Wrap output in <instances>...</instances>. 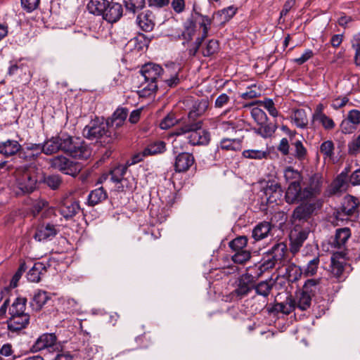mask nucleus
<instances>
[{
  "instance_id": "864d4df0",
  "label": "nucleus",
  "mask_w": 360,
  "mask_h": 360,
  "mask_svg": "<svg viewBox=\"0 0 360 360\" xmlns=\"http://www.w3.org/2000/svg\"><path fill=\"white\" fill-rule=\"evenodd\" d=\"M238 251L232 256V260L236 264H243L250 258V252L245 249H236Z\"/></svg>"
},
{
  "instance_id": "37998d69",
  "label": "nucleus",
  "mask_w": 360,
  "mask_h": 360,
  "mask_svg": "<svg viewBox=\"0 0 360 360\" xmlns=\"http://www.w3.org/2000/svg\"><path fill=\"white\" fill-rule=\"evenodd\" d=\"M220 148L226 150H240L242 148L241 141L238 139H224L220 142Z\"/></svg>"
},
{
  "instance_id": "0eeeda50",
  "label": "nucleus",
  "mask_w": 360,
  "mask_h": 360,
  "mask_svg": "<svg viewBox=\"0 0 360 360\" xmlns=\"http://www.w3.org/2000/svg\"><path fill=\"white\" fill-rule=\"evenodd\" d=\"M16 186L23 193L32 192L36 186L37 179L26 167H19L15 172Z\"/></svg>"
},
{
  "instance_id": "774afa93",
  "label": "nucleus",
  "mask_w": 360,
  "mask_h": 360,
  "mask_svg": "<svg viewBox=\"0 0 360 360\" xmlns=\"http://www.w3.org/2000/svg\"><path fill=\"white\" fill-rule=\"evenodd\" d=\"M347 118L357 127L360 124V111L355 109L349 110Z\"/></svg>"
},
{
  "instance_id": "a19ab883",
  "label": "nucleus",
  "mask_w": 360,
  "mask_h": 360,
  "mask_svg": "<svg viewBox=\"0 0 360 360\" xmlns=\"http://www.w3.org/2000/svg\"><path fill=\"white\" fill-rule=\"evenodd\" d=\"M308 237V232L305 231L297 232L296 230L292 231L290 235L292 248H299Z\"/></svg>"
},
{
  "instance_id": "3c124183",
  "label": "nucleus",
  "mask_w": 360,
  "mask_h": 360,
  "mask_svg": "<svg viewBox=\"0 0 360 360\" xmlns=\"http://www.w3.org/2000/svg\"><path fill=\"white\" fill-rule=\"evenodd\" d=\"M201 127H202L201 121L186 124L184 126L176 129L174 131L173 134L176 135V136H180V135L184 134L186 133H190L191 130H192L193 129L200 128Z\"/></svg>"
},
{
  "instance_id": "4be33fe9",
  "label": "nucleus",
  "mask_w": 360,
  "mask_h": 360,
  "mask_svg": "<svg viewBox=\"0 0 360 360\" xmlns=\"http://www.w3.org/2000/svg\"><path fill=\"white\" fill-rule=\"evenodd\" d=\"M22 146L16 140L8 139L0 143V154L10 157L20 153Z\"/></svg>"
},
{
  "instance_id": "b1692460",
  "label": "nucleus",
  "mask_w": 360,
  "mask_h": 360,
  "mask_svg": "<svg viewBox=\"0 0 360 360\" xmlns=\"http://www.w3.org/2000/svg\"><path fill=\"white\" fill-rule=\"evenodd\" d=\"M322 186V177L319 174H314L309 179V186L304 189L307 194V198H310L319 194Z\"/></svg>"
},
{
  "instance_id": "603ef678",
  "label": "nucleus",
  "mask_w": 360,
  "mask_h": 360,
  "mask_svg": "<svg viewBox=\"0 0 360 360\" xmlns=\"http://www.w3.org/2000/svg\"><path fill=\"white\" fill-rule=\"evenodd\" d=\"M284 178L289 184L290 182H300L301 174L297 170L288 167L284 171Z\"/></svg>"
},
{
  "instance_id": "e433bc0d",
  "label": "nucleus",
  "mask_w": 360,
  "mask_h": 360,
  "mask_svg": "<svg viewBox=\"0 0 360 360\" xmlns=\"http://www.w3.org/2000/svg\"><path fill=\"white\" fill-rule=\"evenodd\" d=\"M236 8H235L233 6H229L215 13L214 14L213 18H220L219 22L223 25L228 22L236 14Z\"/></svg>"
},
{
  "instance_id": "393cba45",
  "label": "nucleus",
  "mask_w": 360,
  "mask_h": 360,
  "mask_svg": "<svg viewBox=\"0 0 360 360\" xmlns=\"http://www.w3.org/2000/svg\"><path fill=\"white\" fill-rule=\"evenodd\" d=\"M274 284L275 281L270 278L257 283H255L254 290L257 295L266 298L270 295Z\"/></svg>"
},
{
  "instance_id": "e2e57ef3",
  "label": "nucleus",
  "mask_w": 360,
  "mask_h": 360,
  "mask_svg": "<svg viewBox=\"0 0 360 360\" xmlns=\"http://www.w3.org/2000/svg\"><path fill=\"white\" fill-rule=\"evenodd\" d=\"M45 183L49 187L55 190L60 187L62 179L59 175H51L46 178Z\"/></svg>"
},
{
  "instance_id": "dca6fc26",
  "label": "nucleus",
  "mask_w": 360,
  "mask_h": 360,
  "mask_svg": "<svg viewBox=\"0 0 360 360\" xmlns=\"http://www.w3.org/2000/svg\"><path fill=\"white\" fill-rule=\"evenodd\" d=\"M348 172L347 169L342 171L333 181L328 188V192L330 195L340 194L347 190Z\"/></svg>"
},
{
  "instance_id": "1a4fd4ad",
  "label": "nucleus",
  "mask_w": 360,
  "mask_h": 360,
  "mask_svg": "<svg viewBox=\"0 0 360 360\" xmlns=\"http://www.w3.org/2000/svg\"><path fill=\"white\" fill-rule=\"evenodd\" d=\"M79 210V202L71 198H63L59 204V212L65 219L72 218Z\"/></svg>"
},
{
  "instance_id": "5701e85b",
  "label": "nucleus",
  "mask_w": 360,
  "mask_h": 360,
  "mask_svg": "<svg viewBox=\"0 0 360 360\" xmlns=\"http://www.w3.org/2000/svg\"><path fill=\"white\" fill-rule=\"evenodd\" d=\"M314 210V204L304 203L297 207L292 213L294 221L307 220Z\"/></svg>"
},
{
  "instance_id": "ddd939ff",
  "label": "nucleus",
  "mask_w": 360,
  "mask_h": 360,
  "mask_svg": "<svg viewBox=\"0 0 360 360\" xmlns=\"http://www.w3.org/2000/svg\"><path fill=\"white\" fill-rule=\"evenodd\" d=\"M7 320L8 329L11 332L20 331L26 328L30 323V315L28 314H10Z\"/></svg>"
},
{
  "instance_id": "052dcab7",
  "label": "nucleus",
  "mask_w": 360,
  "mask_h": 360,
  "mask_svg": "<svg viewBox=\"0 0 360 360\" xmlns=\"http://www.w3.org/2000/svg\"><path fill=\"white\" fill-rule=\"evenodd\" d=\"M319 264V257H316L309 261L304 270V275L307 276H311L316 274L318 266Z\"/></svg>"
},
{
  "instance_id": "f257e3e1",
  "label": "nucleus",
  "mask_w": 360,
  "mask_h": 360,
  "mask_svg": "<svg viewBox=\"0 0 360 360\" xmlns=\"http://www.w3.org/2000/svg\"><path fill=\"white\" fill-rule=\"evenodd\" d=\"M285 249H271L267 253V259H264L260 266L259 273L252 275L245 272L238 276L236 281V288L228 295L229 301H238L245 297L254 290L255 283L260 277L263 271L275 266L278 261L285 255Z\"/></svg>"
},
{
  "instance_id": "bb28decb",
  "label": "nucleus",
  "mask_w": 360,
  "mask_h": 360,
  "mask_svg": "<svg viewBox=\"0 0 360 360\" xmlns=\"http://www.w3.org/2000/svg\"><path fill=\"white\" fill-rule=\"evenodd\" d=\"M44 210V211L42 212L41 215L43 218L50 217L55 212L54 209L53 207H49V204L47 201L44 200H39L38 201H36L33 205L32 212L34 216H36L41 212H42Z\"/></svg>"
},
{
  "instance_id": "8fccbe9b",
  "label": "nucleus",
  "mask_w": 360,
  "mask_h": 360,
  "mask_svg": "<svg viewBox=\"0 0 360 360\" xmlns=\"http://www.w3.org/2000/svg\"><path fill=\"white\" fill-rule=\"evenodd\" d=\"M142 89L139 91L141 96H149L155 93L158 89L157 82L153 81L146 82L142 84Z\"/></svg>"
},
{
  "instance_id": "6e6d98bb",
  "label": "nucleus",
  "mask_w": 360,
  "mask_h": 360,
  "mask_svg": "<svg viewBox=\"0 0 360 360\" xmlns=\"http://www.w3.org/2000/svg\"><path fill=\"white\" fill-rule=\"evenodd\" d=\"M334 143L332 141H326L320 146V152L325 158H331L333 155Z\"/></svg>"
},
{
  "instance_id": "f03ea898",
  "label": "nucleus",
  "mask_w": 360,
  "mask_h": 360,
  "mask_svg": "<svg viewBox=\"0 0 360 360\" xmlns=\"http://www.w3.org/2000/svg\"><path fill=\"white\" fill-rule=\"evenodd\" d=\"M62 151L75 158L86 160L91 155V150L84 140L62 132Z\"/></svg>"
},
{
  "instance_id": "4d7b16f0",
  "label": "nucleus",
  "mask_w": 360,
  "mask_h": 360,
  "mask_svg": "<svg viewBox=\"0 0 360 360\" xmlns=\"http://www.w3.org/2000/svg\"><path fill=\"white\" fill-rule=\"evenodd\" d=\"M212 20L207 15H200V21L199 22L200 27L202 28V34L200 38L205 39L208 35V32L210 28Z\"/></svg>"
},
{
  "instance_id": "a18cd8bd",
  "label": "nucleus",
  "mask_w": 360,
  "mask_h": 360,
  "mask_svg": "<svg viewBox=\"0 0 360 360\" xmlns=\"http://www.w3.org/2000/svg\"><path fill=\"white\" fill-rule=\"evenodd\" d=\"M26 298L18 297L9 309V314H21L25 312L26 307Z\"/></svg>"
},
{
  "instance_id": "49530a36",
  "label": "nucleus",
  "mask_w": 360,
  "mask_h": 360,
  "mask_svg": "<svg viewBox=\"0 0 360 360\" xmlns=\"http://www.w3.org/2000/svg\"><path fill=\"white\" fill-rule=\"evenodd\" d=\"M349 217H351V215L347 214V213L344 212L340 207V209L333 212L332 216H330V221L335 226H340L345 221L348 220Z\"/></svg>"
},
{
  "instance_id": "f3484780",
  "label": "nucleus",
  "mask_w": 360,
  "mask_h": 360,
  "mask_svg": "<svg viewBox=\"0 0 360 360\" xmlns=\"http://www.w3.org/2000/svg\"><path fill=\"white\" fill-rule=\"evenodd\" d=\"M127 170V167L125 165H119L115 167L113 169L110 171V176L112 181L119 184L120 185L117 186V189L118 191L123 192L124 191V188L128 187L127 180L124 178Z\"/></svg>"
},
{
  "instance_id": "6ab92c4d",
  "label": "nucleus",
  "mask_w": 360,
  "mask_h": 360,
  "mask_svg": "<svg viewBox=\"0 0 360 360\" xmlns=\"http://www.w3.org/2000/svg\"><path fill=\"white\" fill-rule=\"evenodd\" d=\"M136 22L142 30L150 32L155 26V16L152 11L146 10L138 14Z\"/></svg>"
},
{
  "instance_id": "423d86ee",
  "label": "nucleus",
  "mask_w": 360,
  "mask_h": 360,
  "mask_svg": "<svg viewBox=\"0 0 360 360\" xmlns=\"http://www.w3.org/2000/svg\"><path fill=\"white\" fill-rule=\"evenodd\" d=\"M347 250L333 252L330 257V271L339 281L345 278V268L349 261Z\"/></svg>"
},
{
  "instance_id": "c85d7f7f",
  "label": "nucleus",
  "mask_w": 360,
  "mask_h": 360,
  "mask_svg": "<svg viewBox=\"0 0 360 360\" xmlns=\"http://www.w3.org/2000/svg\"><path fill=\"white\" fill-rule=\"evenodd\" d=\"M108 197L106 191L103 187L96 188L90 192L88 195V205L94 206L105 200Z\"/></svg>"
},
{
  "instance_id": "c756f323",
  "label": "nucleus",
  "mask_w": 360,
  "mask_h": 360,
  "mask_svg": "<svg viewBox=\"0 0 360 360\" xmlns=\"http://www.w3.org/2000/svg\"><path fill=\"white\" fill-rule=\"evenodd\" d=\"M359 200L357 198L352 195L345 197L341 208L347 214L351 216L355 215L358 212Z\"/></svg>"
},
{
  "instance_id": "0e129e2a",
  "label": "nucleus",
  "mask_w": 360,
  "mask_h": 360,
  "mask_svg": "<svg viewBox=\"0 0 360 360\" xmlns=\"http://www.w3.org/2000/svg\"><path fill=\"white\" fill-rule=\"evenodd\" d=\"M340 128V131L345 134H352L357 129L347 117L342 121Z\"/></svg>"
},
{
  "instance_id": "20e7f679",
  "label": "nucleus",
  "mask_w": 360,
  "mask_h": 360,
  "mask_svg": "<svg viewBox=\"0 0 360 360\" xmlns=\"http://www.w3.org/2000/svg\"><path fill=\"white\" fill-rule=\"evenodd\" d=\"M83 135L89 140H98L103 137L109 139L112 141L118 136L117 132L112 131L109 129V121L104 122L96 118L92 120L89 124L83 129Z\"/></svg>"
},
{
  "instance_id": "412c9836",
  "label": "nucleus",
  "mask_w": 360,
  "mask_h": 360,
  "mask_svg": "<svg viewBox=\"0 0 360 360\" xmlns=\"http://www.w3.org/2000/svg\"><path fill=\"white\" fill-rule=\"evenodd\" d=\"M191 145H206L210 142V135L206 130L202 129V127L190 131L188 136Z\"/></svg>"
},
{
  "instance_id": "473e14b6",
  "label": "nucleus",
  "mask_w": 360,
  "mask_h": 360,
  "mask_svg": "<svg viewBox=\"0 0 360 360\" xmlns=\"http://www.w3.org/2000/svg\"><path fill=\"white\" fill-rule=\"evenodd\" d=\"M271 225L268 221H262L258 224L252 231V237L255 240H259L266 238L271 231Z\"/></svg>"
},
{
  "instance_id": "f704fd0d",
  "label": "nucleus",
  "mask_w": 360,
  "mask_h": 360,
  "mask_svg": "<svg viewBox=\"0 0 360 360\" xmlns=\"http://www.w3.org/2000/svg\"><path fill=\"white\" fill-rule=\"evenodd\" d=\"M44 269L45 267L42 263H35L27 274V280L33 283L39 282L42 274L41 271Z\"/></svg>"
},
{
  "instance_id": "58836bf2",
  "label": "nucleus",
  "mask_w": 360,
  "mask_h": 360,
  "mask_svg": "<svg viewBox=\"0 0 360 360\" xmlns=\"http://www.w3.org/2000/svg\"><path fill=\"white\" fill-rule=\"evenodd\" d=\"M295 309L294 300L292 297H287L285 302L277 303L274 306V310L285 314H289Z\"/></svg>"
},
{
  "instance_id": "7c9ffc66",
  "label": "nucleus",
  "mask_w": 360,
  "mask_h": 360,
  "mask_svg": "<svg viewBox=\"0 0 360 360\" xmlns=\"http://www.w3.org/2000/svg\"><path fill=\"white\" fill-rule=\"evenodd\" d=\"M108 0H90L87 4L88 11L95 15L102 16L105 6H108Z\"/></svg>"
},
{
  "instance_id": "c03bdc74",
  "label": "nucleus",
  "mask_w": 360,
  "mask_h": 360,
  "mask_svg": "<svg viewBox=\"0 0 360 360\" xmlns=\"http://www.w3.org/2000/svg\"><path fill=\"white\" fill-rule=\"evenodd\" d=\"M292 155L299 160H303L305 159L307 156V149L303 146V143L301 141H295L292 142Z\"/></svg>"
},
{
  "instance_id": "ea45409f",
  "label": "nucleus",
  "mask_w": 360,
  "mask_h": 360,
  "mask_svg": "<svg viewBox=\"0 0 360 360\" xmlns=\"http://www.w3.org/2000/svg\"><path fill=\"white\" fill-rule=\"evenodd\" d=\"M351 235L350 230L348 228L339 229L336 231L335 236V248H341L345 245Z\"/></svg>"
},
{
  "instance_id": "79ce46f5",
  "label": "nucleus",
  "mask_w": 360,
  "mask_h": 360,
  "mask_svg": "<svg viewBox=\"0 0 360 360\" xmlns=\"http://www.w3.org/2000/svg\"><path fill=\"white\" fill-rule=\"evenodd\" d=\"M145 154L154 155L162 153L166 150L165 143L162 141L153 142L148 145L145 148Z\"/></svg>"
},
{
  "instance_id": "c9c22d12",
  "label": "nucleus",
  "mask_w": 360,
  "mask_h": 360,
  "mask_svg": "<svg viewBox=\"0 0 360 360\" xmlns=\"http://www.w3.org/2000/svg\"><path fill=\"white\" fill-rule=\"evenodd\" d=\"M259 127L254 129V131L263 138H269L275 132L276 126L272 123L264 122L259 124Z\"/></svg>"
},
{
  "instance_id": "9b49d317",
  "label": "nucleus",
  "mask_w": 360,
  "mask_h": 360,
  "mask_svg": "<svg viewBox=\"0 0 360 360\" xmlns=\"http://www.w3.org/2000/svg\"><path fill=\"white\" fill-rule=\"evenodd\" d=\"M122 15L123 8L120 4L108 1L102 18L110 23H114L117 22Z\"/></svg>"
},
{
  "instance_id": "2f4dec72",
  "label": "nucleus",
  "mask_w": 360,
  "mask_h": 360,
  "mask_svg": "<svg viewBox=\"0 0 360 360\" xmlns=\"http://www.w3.org/2000/svg\"><path fill=\"white\" fill-rule=\"evenodd\" d=\"M196 27L193 21H189L185 23L184 30L177 34V38L184 39L183 44L185 46L191 41L195 34Z\"/></svg>"
},
{
  "instance_id": "a211bd4d",
  "label": "nucleus",
  "mask_w": 360,
  "mask_h": 360,
  "mask_svg": "<svg viewBox=\"0 0 360 360\" xmlns=\"http://www.w3.org/2000/svg\"><path fill=\"white\" fill-rule=\"evenodd\" d=\"M57 233L56 226L52 224L47 223L38 226L34 238L38 241H46L51 240Z\"/></svg>"
},
{
  "instance_id": "39448f33",
  "label": "nucleus",
  "mask_w": 360,
  "mask_h": 360,
  "mask_svg": "<svg viewBox=\"0 0 360 360\" xmlns=\"http://www.w3.org/2000/svg\"><path fill=\"white\" fill-rule=\"evenodd\" d=\"M51 167L65 174L77 176L82 170V165L73 162L63 155H58L49 160Z\"/></svg>"
},
{
  "instance_id": "2eb2a0df",
  "label": "nucleus",
  "mask_w": 360,
  "mask_h": 360,
  "mask_svg": "<svg viewBox=\"0 0 360 360\" xmlns=\"http://www.w3.org/2000/svg\"><path fill=\"white\" fill-rule=\"evenodd\" d=\"M195 159L193 154L189 153H180L175 158L174 169L176 172H185L194 164Z\"/></svg>"
},
{
  "instance_id": "69168bd1",
  "label": "nucleus",
  "mask_w": 360,
  "mask_h": 360,
  "mask_svg": "<svg viewBox=\"0 0 360 360\" xmlns=\"http://www.w3.org/2000/svg\"><path fill=\"white\" fill-rule=\"evenodd\" d=\"M260 103L271 116L274 117L278 116V112L276 108H275V105L272 99L266 98L264 101H260Z\"/></svg>"
},
{
  "instance_id": "5fc2aeb1",
  "label": "nucleus",
  "mask_w": 360,
  "mask_h": 360,
  "mask_svg": "<svg viewBox=\"0 0 360 360\" xmlns=\"http://www.w3.org/2000/svg\"><path fill=\"white\" fill-rule=\"evenodd\" d=\"M251 116L258 125L268 121V117L264 111L259 108H253L251 110Z\"/></svg>"
},
{
  "instance_id": "338daca9",
  "label": "nucleus",
  "mask_w": 360,
  "mask_h": 360,
  "mask_svg": "<svg viewBox=\"0 0 360 360\" xmlns=\"http://www.w3.org/2000/svg\"><path fill=\"white\" fill-rule=\"evenodd\" d=\"M20 1L22 8L30 13L38 8L40 0H20Z\"/></svg>"
},
{
  "instance_id": "13d9d810",
  "label": "nucleus",
  "mask_w": 360,
  "mask_h": 360,
  "mask_svg": "<svg viewBox=\"0 0 360 360\" xmlns=\"http://www.w3.org/2000/svg\"><path fill=\"white\" fill-rule=\"evenodd\" d=\"M26 269L27 266L25 263L22 262L11 281L9 286L10 288H15V287H17L19 280L20 279L22 274L26 271Z\"/></svg>"
},
{
  "instance_id": "cd10ccee",
  "label": "nucleus",
  "mask_w": 360,
  "mask_h": 360,
  "mask_svg": "<svg viewBox=\"0 0 360 360\" xmlns=\"http://www.w3.org/2000/svg\"><path fill=\"white\" fill-rule=\"evenodd\" d=\"M50 299L49 293L44 290L36 292L30 302V306L34 311L40 310Z\"/></svg>"
},
{
  "instance_id": "de8ad7c7",
  "label": "nucleus",
  "mask_w": 360,
  "mask_h": 360,
  "mask_svg": "<svg viewBox=\"0 0 360 360\" xmlns=\"http://www.w3.org/2000/svg\"><path fill=\"white\" fill-rule=\"evenodd\" d=\"M127 11L135 13L142 10L146 5V0H124Z\"/></svg>"
},
{
  "instance_id": "6e6552de",
  "label": "nucleus",
  "mask_w": 360,
  "mask_h": 360,
  "mask_svg": "<svg viewBox=\"0 0 360 360\" xmlns=\"http://www.w3.org/2000/svg\"><path fill=\"white\" fill-rule=\"evenodd\" d=\"M283 191L281 186L274 182L269 183L262 191V198L269 205L277 203L281 200Z\"/></svg>"
},
{
  "instance_id": "680f3d73",
  "label": "nucleus",
  "mask_w": 360,
  "mask_h": 360,
  "mask_svg": "<svg viewBox=\"0 0 360 360\" xmlns=\"http://www.w3.org/2000/svg\"><path fill=\"white\" fill-rule=\"evenodd\" d=\"M314 121H318L321 124L323 127L326 130H331L335 128V124L334 121L326 115H321Z\"/></svg>"
},
{
  "instance_id": "72a5a7b5",
  "label": "nucleus",
  "mask_w": 360,
  "mask_h": 360,
  "mask_svg": "<svg viewBox=\"0 0 360 360\" xmlns=\"http://www.w3.org/2000/svg\"><path fill=\"white\" fill-rule=\"evenodd\" d=\"M291 120L298 128L304 129L308 124L307 114L305 110L303 109H297L295 110L291 116Z\"/></svg>"
},
{
  "instance_id": "4c0bfd02",
  "label": "nucleus",
  "mask_w": 360,
  "mask_h": 360,
  "mask_svg": "<svg viewBox=\"0 0 360 360\" xmlns=\"http://www.w3.org/2000/svg\"><path fill=\"white\" fill-rule=\"evenodd\" d=\"M242 155L245 158L261 160L262 159H266L268 157L269 152L266 149H248L243 150Z\"/></svg>"
},
{
  "instance_id": "bf43d9fd",
  "label": "nucleus",
  "mask_w": 360,
  "mask_h": 360,
  "mask_svg": "<svg viewBox=\"0 0 360 360\" xmlns=\"http://www.w3.org/2000/svg\"><path fill=\"white\" fill-rule=\"evenodd\" d=\"M178 122V120L174 114H168L160 123V127L162 129H168Z\"/></svg>"
},
{
  "instance_id": "09e8293b",
  "label": "nucleus",
  "mask_w": 360,
  "mask_h": 360,
  "mask_svg": "<svg viewBox=\"0 0 360 360\" xmlns=\"http://www.w3.org/2000/svg\"><path fill=\"white\" fill-rule=\"evenodd\" d=\"M219 49V45L217 40H210L202 49V53L205 57H209L216 53Z\"/></svg>"
},
{
  "instance_id": "7ed1b4c3",
  "label": "nucleus",
  "mask_w": 360,
  "mask_h": 360,
  "mask_svg": "<svg viewBox=\"0 0 360 360\" xmlns=\"http://www.w3.org/2000/svg\"><path fill=\"white\" fill-rule=\"evenodd\" d=\"M321 288V280L320 278L307 280L302 290L297 292L295 297L293 298L296 309L300 311H306L309 309L312 297L316 296V292L319 291Z\"/></svg>"
},
{
  "instance_id": "9d476101",
  "label": "nucleus",
  "mask_w": 360,
  "mask_h": 360,
  "mask_svg": "<svg viewBox=\"0 0 360 360\" xmlns=\"http://www.w3.org/2000/svg\"><path fill=\"white\" fill-rule=\"evenodd\" d=\"M305 189L302 190L300 182H290L285 193V199L288 203L302 201L307 199Z\"/></svg>"
},
{
  "instance_id": "a878e982",
  "label": "nucleus",
  "mask_w": 360,
  "mask_h": 360,
  "mask_svg": "<svg viewBox=\"0 0 360 360\" xmlns=\"http://www.w3.org/2000/svg\"><path fill=\"white\" fill-rule=\"evenodd\" d=\"M209 107L207 99H200L195 101L188 113V117L194 120L196 117L202 115Z\"/></svg>"
},
{
  "instance_id": "f8f14e48",
  "label": "nucleus",
  "mask_w": 360,
  "mask_h": 360,
  "mask_svg": "<svg viewBox=\"0 0 360 360\" xmlns=\"http://www.w3.org/2000/svg\"><path fill=\"white\" fill-rule=\"evenodd\" d=\"M141 72L146 82L153 81L155 82H157V79L162 75L166 74L160 65L152 63L144 65Z\"/></svg>"
},
{
  "instance_id": "4468645a",
  "label": "nucleus",
  "mask_w": 360,
  "mask_h": 360,
  "mask_svg": "<svg viewBox=\"0 0 360 360\" xmlns=\"http://www.w3.org/2000/svg\"><path fill=\"white\" fill-rule=\"evenodd\" d=\"M62 132L49 139H46L42 143V152L46 155H51L62 151Z\"/></svg>"
},
{
  "instance_id": "aec40b11",
  "label": "nucleus",
  "mask_w": 360,
  "mask_h": 360,
  "mask_svg": "<svg viewBox=\"0 0 360 360\" xmlns=\"http://www.w3.org/2000/svg\"><path fill=\"white\" fill-rule=\"evenodd\" d=\"M56 340L57 338L55 334L44 333L37 339L32 345V349L34 352H38L53 347L56 345Z\"/></svg>"
}]
</instances>
